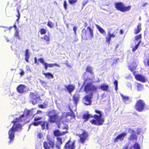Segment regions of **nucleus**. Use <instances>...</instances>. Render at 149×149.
<instances>
[{
    "label": "nucleus",
    "mask_w": 149,
    "mask_h": 149,
    "mask_svg": "<svg viewBox=\"0 0 149 149\" xmlns=\"http://www.w3.org/2000/svg\"><path fill=\"white\" fill-rule=\"evenodd\" d=\"M31 102L34 105L36 104L40 100L39 95L37 93H31Z\"/></svg>",
    "instance_id": "nucleus-6"
},
{
    "label": "nucleus",
    "mask_w": 149,
    "mask_h": 149,
    "mask_svg": "<svg viewBox=\"0 0 149 149\" xmlns=\"http://www.w3.org/2000/svg\"><path fill=\"white\" fill-rule=\"evenodd\" d=\"M88 1L87 0L84 1H83L82 5L83 6H84L88 2Z\"/></svg>",
    "instance_id": "nucleus-52"
},
{
    "label": "nucleus",
    "mask_w": 149,
    "mask_h": 149,
    "mask_svg": "<svg viewBox=\"0 0 149 149\" xmlns=\"http://www.w3.org/2000/svg\"><path fill=\"white\" fill-rule=\"evenodd\" d=\"M20 71L21 72L20 73V75L21 76H23L24 74V72L23 70L22 69H20Z\"/></svg>",
    "instance_id": "nucleus-50"
},
{
    "label": "nucleus",
    "mask_w": 149,
    "mask_h": 149,
    "mask_svg": "<svg viewBox=\"0 0 149 149\" xmlns=\"http://www.w3.org/2000/svg\"><path fill=\"white\" fill-rule=\"evenodd\" d=\"M42 112V111L40 110H38V111L37 112V113H41Z\"/></svg>",
    "instance_id": "nucleus-62"
},
{
    "label": "nucleus",
    "mask_w": 149,
    "mask_h": 149,
    "mask_svg": "<svg viewBox=\"0 0 149 149\" xmlns=\"http://www.w3.org/2000/svg\"><path fill=\"white\" fill-rule=\"evenodd\" d=\"M78 136L80 138L79 141L81 143H84L88 137V134L86 132L84 131L82 134H79Z\"/></svg>",
    "instance_id": "nucleus-8"
},
{
    "label": "nucleus",
    "mask_w": 149,
    "mask_h": 149,
    "mask_svg": "<svg viewBox=\"0 0 149 149\" xmlns=\"http://www.w3.org/2000/svg\"><path fill=\"white\" fill-rule=\"evenodd\" d=\"M144 63L146 65L149 66V58L148 57H146L145 59Z\"/></svg>",
    "instance_id": "nucleus-32"
},
{
    "label": "nucleus",
    "mask_w": 149,
    "mask_h": 149,
    "mask_svg": "<svg viewBox=\"0 0 149 149\" xmlns=\"http://www.w3.org/2000/svg\"><path fill=\"white\" fill-rule=\"evenodd\" d=\"M26 70L27 71H30V72H31V69H30V68L29 67V66L28 65H26Z\"/></svg>",
    "instance_id": "nucleus-53"
},
{
    "label": "nucleus",
    "mask_w": 149,
    "mask_h": 149,
    "mask_svg": "<svg viewBox=\"0 0 149 149\" xmlns=\"http://www.w3.org/2000/svg\"><path fill=\"white\" fill-rule=\"evenodd\" d=\"M63 5L65 9L66 10L67 9L68 5L66 1H64Z\"/></svg>",
    "instance_id": "nucleus-43"
},
{
    "label": "nucleus",
    "mask_w": 149,
    "mask_h": 149,
    "mask_svg": "<svg viewBox=\"0 0 149 149\" xmlns=\"http://www.w3.org/2000/svg\"><path fill=\"white\" fill-rule=\"evenodd\" d=\"M130 131L132 133V134L129 138V139L133 141H136L137 139V136L135 134V132L132 130H130Z\"/></svg>",
    "instance_id": "nucleus-14"
},
{
    "label": "nucleus",
    "mask_w": 149,
    "mask_h": 149,
    "mask_svg": "<svg viewBox=\"0 0 149 149\" xmlns=\"http://www.w3.org/2000/svg\"><path fill=\"white\" fill-rule=\"evenodd\" d=\"M26 86L23 85H20L17 88V92L20 93H23L26 91Z\"/></svg>",
    "instance_id": "nucleus-12"
},
{
    "label": "nucleus",
    "mask_w": 149,
    "mask_h": 149,
    "mask_svg": "<svg viewBox=\"0 0 149 149\" xmlns=\"http://www.w3.org/2000/svg\"><path fill=\"white\" fill-rule=\"evenodd\" d=\"M61 144H57L56 145V148L58 149H60L61 147L60 145Z\"/></svg>",
    "instance_id": "nucleus-55"
},
{
    "label": "nucleus",
    "mask_w": 149,
    "mask_h": 149,
    "mask_svg": "<svg viewBox=\"0 0 149 149\" xmlns=\"http://www.w3.org/2000/svg\"><path fill=\"white\" fill-rule=\"evenodd\" d=\"M38 138L41 139L42 137V134L40 133H39L38 134Z\"/></svg>",
    "instance_id": "nucleus-58"
},
{
    "label": "nucleus",
    "mask_w": 149,
    "mask_h": 149,
    "mask_svg": "<svg viewBox=\"0 0 149 149\" xmlns=\"http://www.w3.org/2000/svg\"><path fill=\"white\" fill-rule=\"evenodd\" d=\"M41 125L42 129L43 130L45 129H48V123L46 121H41Z\"/></svg>",
    "instance_id": "nucleus-21"
},
{
    "label": "nucleus",
    "mask_w": 149,
    "mask_h": 149,
    "mask_svg": "<svg viewBox=\"0 0 149 149\" xmlns=\"http://www.w3.org/2000/svg\"><path fill=\"white\" fill-rule=\"evenodd\" d=\"M133 147L135 149H140V146L137 143L134 145Z\"/></svg>",
    "instance_id": "nucleus-35"
},
{
    "label": "nucleus",
    "mask_w": 149,
    "mask_h": 149,
    "mask_svg": "<svg viewBox=\"0 0 149 149\" xmlns=\"http://www.w3.org/2000/svg\"><path fill=\"white\" fill-rule=\"evenodd\" d=\"M113 84L115 86V90L117 91L118 87V82L116 80L115 81L113 82Z\"/></svg>",
    "instance_id": "nucleus-47"
},
{
    "label": "nucleus",
    "mask_w": 149,
    "mask_h": 149,
    "mask_svg": "<svg viewBox=\"0 0 149 149\" xmlns=\"http://www.w3.org/2000/svg\"><path fill=\"white\" fill-rule=\"evenodd\" d=\"M19 31L18 30H16L14 33V36L17 38L19 39L20 38L19 34Z\"/></svg>",
    "instance_id": "nucleus-34"
},
{
    "label": "nucleus",
    "mask_w": 149,
    "mask_h": 149,
    "mask_svg": "<svg viewBox=\"0 0 149 149\" xmlns=\"http://www.w3.org/2000/svg\"><path fill=\"white\" fill-rule=\"evenodd\" d=\"M128 87H129V88H131H131H132L131 85V84H130L129 83V84H128Z\"/></svg>",
    "instance_id": "nucleus-60"
},
{
    "label": "nucleus",
    "mask_w": 149,
    "mask_h": 149,
    "mask_svg": "<svg viewBox=\"0 0 149 149\" xmlns=\"http://www.w3.org/2000/svg\"><path fill=\"white\" fill-rule=\"evenodd\" d=\"M110 35L111 38H114L115 37V35L113 33L111 34L110 32Z\"/></svg>",
    "instance_id": "nucleus-57"
},
{
    "label": "nucleus",
    "mask_w": 149,
    "mask_h": 149,
    "mask_svg": "<svg viewBox=\"0 0 149 149\" xmlns=\"http://www.w3.org/2000/svg\"><path fill=\"white\" fill-rule=\"evenodd\" d=\"M65 88L67 89L68 92L70 93L74 90L75 87L73 85H70L68 86H65Z\"/></svg>",
    "instance_id": "nucleus-16"
},
{
    "label": "nucleus",
    "mask_w": 149,
    "mask_h": 149,
    "mask_svg": "<svg viewBox=\"0 0 149 149\" xmlns=\"http://www.w3.org/2000/svg\"><path fill=\"white\" fill-rule=\"evenodd\" d=\"M59 113L55 110H52L49 111L48 114L49 117V121L50 122L54 123L55 122L57 119L58 118Z\"/></svg>",
    "instance_id": "nucleus-4"
},
{
    "label": "nucleus",
    "mask_w": 149,
    "mask_h": 149,
    "mask_svg": "<svg viewBox=\"0 0 149 149\" xmlns=\"http://www.w3.org/2000/svg\"><path fill=\"white\" fill-rule=\"evenodd\" d=\"M96 27L98 29V31L101 33L103 35H105L106 34V32L102 28L97 25H96Z\"/></svg>",
    "instance_id": "nucleus-23"
},
{
    "label": "nucleus",
    "mask_w": 149,
    "mask_h": 149,
    "mask_svg": "<svg viewBox=\"0 0 149 149\" xmlns=\"http://www.w3.org/2000/svg\"><path fill=\"white\" fill-rule=\"evenodd\" d=\"M39 107L41 108H46V105H44V104L40 105L39 106Z\"/></svg>",
    "instance_id": "nucleus-54"
},
{
    "label": "nucleus",
    "mask_w": 149,
    "mask_h": 149,
    "mask_svg": "<svg viewBox=\"0 0 149 149\" xmlns=\"http://www.w3.org/2000/svg\"><path fill=\"white\" fill-rule=\"evenodd\" d=\"M40 82L41 84L43 85L44 86H45L46 84V82L42 80H40Z\"/></svg>",
    "instance_id": "nucleus-51"
},
{
    "label": "nucleus",
    "mask_w": 149,
    "mask_h": 149,
    "mask_svg": "<svg viewBox=\"0 0 149 149\" xmlns=\"http://www.w3.org/2000/svg\"><path fill=\"white\" fill-rule=\"evenodd\" d=\"M43 104H44V105H46V108L47 106L48 103L47 102H45Z\"/></svg>",
    "instance_id": "nucleus-61"
},
{
    "label": "nucleus",
    "mask_w": 149,
    "mask_h": 149,
    "mask_svg": "<svg viewBox=\"0 0 149 149\" xmlns=\"http://www.w3.org/2000/svg\"><path fill=\"white\" fill-rule=\"evenodd\" d=\"M38 61L40 62V63H42L43 65L45 66V63H45V61L42 58H41L38 59Z\"/></svg>",
    "instance_id": "nucleus-39"
},
{
    "label": "nucleus",
    "mask_w": 149,
    "mask_h": 149,
    "mask_svg": "<svg viewBox=\"0 0 149 149\" xmlns=\"http://www.w3.org/2000/svg\"><path fill=\"white\" fill-rule=\"evenodd\" d=\"M48 143L47 142H44V146L45 149H50L49 145L50 147L53 148L54 147V141H51L49 139H48Z\"/></svg>",
    "instance_id": "nucleus-9"
},
{
    "label": "nucleus",
    "mask_w": 149,
    "mask_h": 149,
    "mask_svg": "<svg viewBox=\"0 0 149 149\" xmlns=\"http://www.w3.org/2000/svg\"><path fill=\"white\" fill-rule=\"evenodd\" d=\"M74 142H71L69 141L66 144L64 147V149H67L68 148V149H74L75 148Z\"/></svg>",
    "instance_id": "nucleus-11"
},
{
    "label": "nucleus",
    "mask_w": 149,
    "mask_h": 149,
    "mask_svg": "<svg viewBox=\"0 0 149 149\" xmlns=\"http://www.w3.org/2000/svg\"><path fill=\"white\" fill-rule=\"evenodd\" d=\"M43 74L45 75L46 77L48 79H49L50 77H51L52 78H53V75L50 73H45L43 72Z\"/></svg>",
    "instance_id": "nucleus-27"
},
{
    "label": "nucleus",
    "mask_w": 149,
    "mask_h": 149,
    "mask_svg": "<svg viewBox=\"0 0 149 149\" xmlns=\"http://www.w3.org/2000/svg\"><path fill=\"white\" fill-rule=\"evenodd\" d=\"M13 27L15 28V31H16V30H18L17 29V27H16V26L15 24L13 26Z\"/></svg>",
    "instance_id": "nucleus-59"
},
{
    "label": "nucleus",
    "mask_w": 149,
    "mask_h": 149,
    "mask_svg": "<svg viewBox=\"0 0 149 149\" xmlns=\"http://www.w3.org/2000/svg\"><path fill=\"white\" fill-rule=\"evenodd\" d=\"M137 87L138 91H141L143 88V86L140 84H138Z\"/></svg>",
    "instance_id": "nucleus-33"
},
{
    "label": "nucleus",
    "mask_w": 149,
    "mask_h": 149,
    "mask_svg": "<svg viewBox=\"0 0 149 149\" xmlns=\"http://www.w3.org/2000/svg\"><path fill=\"white\" fill-rule=\"evenodd\" d=\"M67 132H61L58 130H56L54 131V135L56 136H62L66 133Z\"/></svg>",
    "instance_id": "nucleus-15"
},
{
    "label": "nucleus",
    "mask_w": 149,
    "mask_h": 149,
    "mask_svg": "<svg viewBox=\"0 0 149 149\" xmlns=\"http://www.w3.org/2000/svg\"><path fill=\"white\" fill-rule=\"evenodd\" d=\"M79 95L78 94H75L73 97V100L74 103L76 105L77 103L79 100Z\"/></svg>",
    "instance_id": "nucleus-24"
},
{
    "label": "nucleus",
    "mask_w": 149,
    "mask_h": 149,
    "mask_svg": "<svg viewBox=\"0 0 149 149\" xmlns=\"http://www.w3.org/2000/svg\"><path fill=\"white\" fill-rule=\"evenodd\" d=\"M137 66L136 62H134L133 64L129 67V69L131 71L133 72Z\"/></svg>",
    "instance_id": "nucleus-26"
},
{
    "label": "nucleus",
    "mask_w": 149,
    "mask_h": 149,
    "mask_svg": "<svg viewBox=\"0 0 149 149\" xmlns=\"http://www.w3.org/2000/svg\"><path fill=\"white\" fill-rule=\"evenodd\" d=\"M94 78L93 76L92 79L89 78L86 79L84 83V85H85L84 90L87 93L89 92V95H86L83 98V102L86 105H90L91 102V99L93 96V92L95 91L97 89V87L92 85L91 83L92 80Z\"/></svg>",
    "instance_id": "nucleus-2"
},
{
    "label": "nucleus",
    "mask_w": 149,
    "mask_h": 149,
    "mask_svg": "<svg viewBox=\"0 0 149 149\" xmlns=\"http://www.w3.org/2000/svg\"><path fill=\"white\" fill-rule=\"evenodd\" d=\"M141 24L139 23L137 26V28L135 29L134 30V33L135 34H136L140 32L141 29Z\"/></svg>",
    "instance_id": "nucleus-18"
},
{
    "label": "nucleus",
    "mask_w": 149,
    "mask_h": 149,
    "mask_svg": "<svg viewBox=\"0 0 149 149\" xmlns=\"http://www.w3.org/2000/svg\"><path fill=\"white\" fill-rule=\"evenodd\" d=\"M63 115V116H65L66 115H67L68 116H70L73 118H74L75 117V115L74 113L72 111H71V113H67V114H66L65 113H64Z\"/></svg>",
    "instance_id": "nucleus-29"
},
{
    "label": "nucleus",
    "mask_w": 149,
    "mask_h": 149,
    "mask_svg": "<svg viewBox=\"0 0 149 149\" xmlns=\"http://www.w3.org/2000/svg\"><path fill=\"white\" fill-rule=\"evenodd\" d=\"M141 41H139L138 43L136 45V46L134 48H133V49H132V51L133 52H134L138 48V46H139V44L141 43Z\"/></svg>",
    "instance_id": "nucleus-36"
},
{
    "label": "nucleus",
    "mask_w": 149,
    "mask_h": 149,
    "mask_svg": "<svg viewBox=\"0 0 149 149\" xmlns=\"http://www.w3.org/2000/svg\"><path fill=\"white\" fill-rule=\"evenodd\" d=\"M115 7L118 10L123 12H125L130 10L131 8L130 6L125 7L122 3L118 2L115 4Z\"/></svg>",
    "instance_id": "nucleus-5"
},
{
    "label": "nucleus",
    "mask_w": 149,
    "mask_h": 149,
    "mask_svg": "<svg viewBox=\"0 0 149 149\" xmlns=\"http://www.w3.org/2000/svg\"><path fill=\"white\" fill-rule=\"evenodd\" d=\"M54 66H57L59 67L60 65L56 63L54 64H48L47 63L45 64L44 68L46 70H47L48 67L52 68Z\"/></svg>",
    "instance_id": "nucleus-17"
},
{
    "label": "nucleus",
    "mask_w": 149,
    "mask_h": 149,
    "mask_svg": "<svg viewBox=\"0 0 149 149\" xmlns=\"http://www.w3.org/2000/svg\"><path fill=\"white\" fill-rule=\"evenodd\" d=\"M87 28L90 34V35L91 36V37H90L91 38H91H93V30L92 29H91L89 27H88Z\"/></svg>",
    "instance_id": "nucleus-28"
},
{
    "label": "nucleus",
    "mask_w": 149,
    "mask_h": 149,
    "mask_svg": "<svg viewBox=\"0 0 149 149\" xmlns=\"http://www.w3.org/2000/svg\"><path fill=\"white\" fill-rule=\"evenodd\" d=\"M40 32L41 34H43L46 33V31L43 29H41L40 30Z\"/></svg>",
    "instance_id": "nucleus-42"
},
{
    "label": "nucleus",
    "mask_w": 149,
    "mask_h": 149,
    "mask_svg": "<svg viewBox=\"0 0 149 149\" xmlns=\"http://www.w3.org/2000/svg\"><path fill=\"white\" fill-rule=\"evenodd\" d=\"M25 52V60L28 63L29 61L28 59L30 57V54L29 49H26Z\"/></svg>",
    "instance_id": "nucleus-20"
},
{
    "label": "nucleus",
    "mask_w": 149,
    "mask_h": 149,
    "mask_svg": "<svg viewBox=\"0 0 149 149\" xmlns=\"http://www.w3.org/2000/svg\"><path fill=\"white\" fill-rule=\"evenodd\" d=\"M57 139L58 141V144H61L62 143V139L59 137H57Z\"/></svg>",
    "instance_id": "nucleus-46"
},
{
    "label": "nucleus",
    "mask_w": 149,
    "mask_h": 149,
    "mask_svg": "<svg viewBox=\"0 0 149 149\" xmlns=\"http://www.w3.org/2000/svg\"><path fill=\"white\" fill-rule=\"evenodd\" d=\"M43 39L45 41H46V43L47 44H49V41H50V38L49 36L47 35H45L43 38Z\"/></svg>",
    "instance_id": "nucleus-25"
},
{
    "label": "nucleus",
    "mask_w": 149,
    "mask_h": 149,
    "mask_svg": "<svg viewBox=\"0 0 149 149\" xmlns=\"http://www.w3.org/2000/svg\"><path fill=\"white\" fill-rule=\"evenodd\" d=\"M17 11L18 13V15H17L16 16H17V17H18V19L16 20V21L18 22V20H19V19L20 18V13L19 11V9L17 8Z\"/></svg>",
    "instance_id": "nucleus-44"
},
{
    "label": "nucleus",
    "mask_w": 149,
    "mask_h": 149,
    "mask_svg": "<svg viewBox=\"0 0 149 149\" xmlns=\"http://www.w3.org/2000/svg\"><path fill=\"white\" fill-rule=\"evenodd\" d=\"M90 117H93L92 116L88 114H84L83 116V118L84 119L87 120Z\"/></svg>",
    "instance_id": "nucleus-31"
},
{
    "label": "nucleus",
    "mask_w": 149,
    "mask_h": 149,
    "mask_svg": "<svg viewBox=\"0 0 149 149\" xmlns=\"http://www.w3.org/2000/svg\"><path fill=\"white\" fill-rule=\"evenodd\" d=\"M97 87V89L98 88H100L101 89H102V90L103 91H106L109 88L108 86L105 84H101L100 87Z\"/></svg>",
    "instance_id": "nucleus-19"
},
{
    "label": "nucleus",
    "mask_w": 149,
    "mask_h": 149,
    "mask_svg": "<svg viewBox=\"0 0 149 149\" xmlns=\"http://www.w3.org/2000/svg\"><path fill=\"white\" fill-rule=\"evenodd\" d=\"M77 1V0H69L68 2L70 4H74Z\"/></svg>",
    "instance_id": "nucleus-45"
},
{
    "label": "nucleus",
    "mask_w": 149,
    "mask_h": 149,
    "mask_svg": "<svg viewBox=\"0 0 149 149\" xmlns=\"http://www.w3.org/2000/svg\"><path fill=\"white\" fill-rule=\"evenodd\" d=\"M127 135L125 132H123L118 135L115 139L114 141L115 143L119 141H122L124 139V137Z\"/></svg>",
    "instance_id": "nucleus-10"
},
{
    "label": "nucleus",
    "mask_w": 149,
    "mask_h": 149,
    "mask_svg": "<svg viewBox=\"0 0 149 149\" xmlns=\"http://www.w3.org/2000/svg\"><path fill=\"white\" fill-rule=\"evenodd\" d=\"M47 25L51 28H53L54 26L53 24L50 21L48 22Z\"/></svg>",
    "instance_id": "nucleus-40"
},
{
    "label": "nucleus",
    "mask_w": 149,
    "mask_h": 149,
    "mask_svg": "<svg viewBox=\"0 0 149 149\" xmlns=\"http://www.w3.org/2000/svg\"><path fill=\"white\" fill-rule=\"evenodd\" d=\"M144 106L145 104L141 100H139L136 104V109L137 111L140 112L143 110Z\"/></svg>",
    "instance_id": "nucleus-7"
},
{
    "label": "nucleus",
    "mask_w": 149,
    "mask_h": 149,
    "mask_svg": "<svg viewBox=\"0 0 149 149\" xmlns=\"http://www.w3.org/2000/svg\"><path fill=\"white\" fill-rule=\"evenodd\" d=\"M86 71L90 72L92 74H93L92 71V68L90 66H88L86 69Z\"/></svg>",
    "instance_id": "nucleus-38"
},
{
    "label": "nucleus",
    "mask_w": 149,
    "mask_h": 149,
    "mask_svg": "<svg viewBox=\"0 0 149 149\" xmlns=\"http://www.w3.org/2000/svg\"><path fill=\"white\" fill-rule=\"evenodd\" d=\"M42 118L41 117H37V118H35L34 119V120L35 121H37L39 120H40Z\"/></svg>",
    "instance_id": "nucleus-49"
},
{
    "label": "nucleus",
    "mask_w": 149,
    "mask_h": 149,
    "mask_svg": "<svg viewBox=\"0 0 149 149\" xmlns=\"http://www.w3.org/2000/svg\"><path fill=\"white\" fill-rule=\"evenodd\" d=\"M135 77L136 80L143 82H145L147 80V79L145 77L139 74L135 75Z\"/></svg>",
    "instance_id": "nucleus-13"
},
{
    "label": "nucleus",
    "mask_w": 149,
    "mask_h": 149,
    "mask_svg": "<svg viewBox=\"0 0 149 149\" xmlns=\"http://www.w3.org/2000/svg\"><path fill=\"white\" fill-rule=\"evenodd\" d=\"M147 4H148L147 3H145L143 4L142 6L143 7L145 6Z\"/></svg>",
    "instance_id": "nucleus-64"
},
{
    "label": "nucleus",
    "mask_w": 149,
    "mask_h": 149,
    "mask_svg": "<svg viewBox=\"0 0 149 149\" xmlns=\"http://www.w3.org/2000/svg\"><path fill=\"white\" fill-rule=\"evenodd\" d=\"M95 112L97 114L94 115L93 117L95 119L90 121V122L92 124L96 125H101L104 122V119L102 118V113L101 111L95 110Z\"/></svg>",
    "instance_id": "nucleus-3"
},
{
    "label": "nucleus",
    "mask_w": 149,
    "mask_h": 149,
    "mask_svg": "<svg viewBox=\"0 0 149 149\" xmlns=\"http://www.w3.org/2000/svg\"><path fill=\"white\" fill-rule=\"evenodd\" d=\"M35 110V109H33L30 111L26 109H25L23 115H22L19 118H16L15 120H14L12 122L14 124L8 132V138L10 139V141L8 142L9 144L12 143L13 141L15 132V131H20L22 129V125L18 123V122L22 121V118H24L25 116L26 117H28L33 115L36 111H34Z\"/></svg>",
    "instance_id": "nucleus-1"
},
{
    "label": "nucleus",
    "mask_w": 149,
    "mask_h": 149,
    "mask_svg": "<svg viewBox=\"0 0 149 149\" xmlns=\"http://www.w3.org/2000/svg\"><path fill=\"white\" fill-rule=\"evenodd\" d=\"M41 124V121H38V122H35L33 123L32 124H31L30 125V127L31 125H34L35 126H38L40 124Z\"/></svg>",
    "instance_id": "nucleus-41"
},
{
    "label": "nucleus",
    "mask_w": 149,
    "mask_h": 149,
    "mask_svg": "<svg viewBox=\"0 0 149 149\" xmlns=\"http://www.w3.org/2000/svg\"><path fill=\"white\" fill-rule=\"evenodd\" d=\"M120 95L123 98L122 100L123 102H125L129 100V97H128L124 96L121 94H120Z\"/></svg>",
    "instance_id": "nucleus-30"
},
{
    "label": "nucleus",
    "mask_w": 149,
    "mask_h": 149,
    "mask_svg": "<svg viewBox=\"0 0 149 149\" xmlns=\"http://www.w3.org/2000/svg\"><path fill=\"white\" fill-rule=\"evenodd\" d=\"M142 38L141 34L136 36L135 37V39L136 41H138L139 40H140Z\"/></svg>",
    "instance_id": "nucleus-37"
},
{
    "label": "nucleus",
    "mask_w": 149,
    "mask_h": 149,
    "mask_svg": "<svg viewBox=\"0 0 149 149\" xmlns=\"http://www.w3.org/2000/svg\"><path fill=\"white\" fill-rule=\"evenodd\" d=\"M111 36L110 35V32L109 31L108 32L107 35L105 37L106 39V42H107L109 44L110 43V42L111 40Z\"/></svg>",
    "instance_id": "nucleus-22"
},
{
    "label": "nucleus",
    "mask_w": 149,
    "mask_h": 149,
    "mask_svg": "<svg viewBox=\"0 0 149 149\" xmlns=\"http://www.w3.org/2000/svg\"><path fill=\"white\" fill-rule=\"evenodd\" d=\"M136 132L138 134H139L141 132V129L138 128H137Z\"/></svg>",
    "instance_id": "nucleus-56"
},
{
    "label": "nucleus",
    "mask_w": 149,
    "mask_h": 149,
    "mask_svg": "<svg viewBox=\"0 0 149 149\" xmlns=\"http://www.w3.org/2000/svg\"><path fill=\"white\" fill-rule=\"evenodd\" d=\"M35 63H37V58L36 57L34 58Z\"/></svg>",
    "instance_id": "nucleus-63"
},
{
    "label": "nucleus",
    "mask_w": 149,
    "mask_h": 149,
    "mask_svg": "<svg viewBox=\"0 0 149 149\" xmlns=\"http://www.w3.org/2000/svg\"><path fill=\"white\" fill-rule=\"evenodd\" d=\"M77 29V27L76 26H74L73 27V30L74 31V33L75 35H76V31Z\"/></svg>",
    "instance_id": "nucleus-48"
}]
</instances>
